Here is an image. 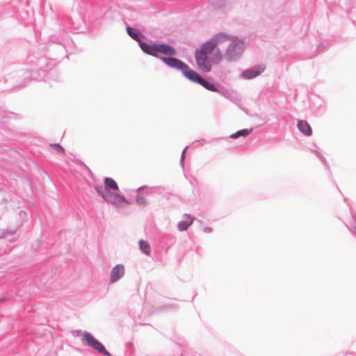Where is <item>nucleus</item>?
Wrapping results in <instances>:
<instances>
[{
  "mask_svg": "<svg viewBox=\"0 0 356 356\" xmlns=\"http://www.w3.org/2000/svg\"><path fill=\"white\" fill-rule=\"evenodd\" d=\"M73 44V41L69 37L67 33L63 31L60 35L54 34L49 36L44 53L37 56L35 54L28 56V62L37 65L33 69H22L17 74L19 76H23L24 81L26 79L35 80L37 81H45V77L52 66L47 63V59L60 61L69 51V48Z\"/></svg>",
  "mask_w": 356,
  "mask_h": 356,
  "instance_id": "nucleus-1",
  "label": "nucleus"
},
{
  "mask_svg": "<svg viewBox=\"0 0 356 356\" xmlns=\"http://www.w3.org/2000/svg\"><path fill=\"white\" fill-rule=\"evenodd\" d=\"M103 183L104 185L95 183L93 188L98 196L101 197L104 202L115 206H120L122 204H130L129 200L119 193L120 188L114 179L105 177Z\"/></svg>",
  "mask_w": 356,
  "mask_h": 356,
  "instance_id": "nucleus-2",
  "label": "nucleus"
},
{
  "mask_svg": "<svg viewBox=\"0 0 356 356\" xmlns=\"http://www.w3.org/2000/svg\"><path fill=\"white\" fill-rule=\"evenodd\" d=\"M230 41V44L226 49L225 56L227 60L232 62L241 58L245 45V38L234 35Z\"/></svg>",
  "mask_w": 356,
  "mask_h": 356,
  "instance_id": "nucleus-3",
  "label": "nucleus"
},
{
  "mask_svg": "<svg viewBox=\"0 0 356 356\" xmlns=\"http://www.w3.org/2000/svg\"><path fill=\"white\" fill-rule=\"evenodd\" d=\"M159 60L168 67L180 71L182 75L187 79H188L193 71V70L191 69L185 62L175 57L174 56L159 57Z\"/></svg>",
  "mask_w": 356,
  "mask_h": 356,
  "instance_id": "nucleus-4",
  "label": "nucleus"
},
{
  "mask_svg": "<svg viewBox=\"0 0 356 356\" xmlns=\"http://www.w3.org/2000/svg\"><path fill=\"white\" fill-rule=\"evenodd\" d=\"M81 341L83 344L96 350L98 353L104 356H112L106 349L104 345L97 339L90 332L84 331L82 334Z\"/></svg>",
  "mask_w": 356,
  "mask_h": 356,
  "instance_id": "nucleus-5",
  "label": "nucleus"
},
{
  "mask_svg": "<svg viewBox=\"0 0 356 356\" xmlns=\"http://www.w3.org/2000/svg\"><path fill=\"white\" fill-rule=\"evenodd\" d=\"M188 80L202 86L209 91H219L220 85L215 82L212 78L205 79L194 70Z\"/></svg>",
  "mask_w": 356,
  "mask_h": 356,
  "instance_id": "nucleus-6",
  "label": "nucleus"
},
{
  "mask_svg": "<svg viewBox=\"0 0 356 356\" xmlns=\"http://www.w3.org/2000/svg\"><path fill=\"white\" fill-rule=\"evenodd\" d=\"M176 49L171 44L161 41H154V57L159 59V57H164L159 54L165 56H175L177 54Z\"/></svg>",
  "mask_w": 356,
  "mask_h": 356,
  "instance_id": "nucleus-7",
  "label": "nucleus"
},
{
  "mask_svg": "<svg viewBox=\"0 0 356 356\" xmlns=\"http://www.w3.org/2000/svg\"><path fill=\"white\" fill-rule=\"evenodd\" d=\"M195 59L198 68L205 72H209L212 70V59L207 55L195 52Z\"/></svg>",
  "mask_w": 356,
  "mask_h": 356,
  "instance_id": "nucleus-8",
  "label": "nucleus"
},
{
  "mask_svg": "<svg viewBox=\"0 0 356 356\" xmlns=\"http://www.w3.org/2000/svg\"><path fill=\"white\" fill-rule=\"evenodd\" d=\"M61 26L67 29L74 31L80 30V19L77 18L74 20L72 16L65 15L60 19Z\"/></svg>",
  "mask_w": 356,
  "mask_h": 356,
  "instance_id": "nucleus-9",
  "label": "nucleus"
},
{
  "mask_svg": "<svg viewBox=\"0 0 356 356\" xmlns=\"http://www.w3.org/2000/svg\"><path fill=\"white\" fill-rule=\"evenodd\" d=\"M124 274V266L122 264H118L112 268L110 273L109 282L111 284L119 281Z\"/></svg>",
  "mask_w": 356,
  "mask_h": 356,
  "instance_id": "nucleus-10",
  "label": "nucleus"
},
{
  "mask_svg": "<svg viewBox=\"0 0 356 356\" xmlns=\"http://www.w3.org/2000/svg\"><path fill=\"white\" fill-rule=\"evenodd\" d=\"M266 70L264 64H259L246 69V79H252L261 74Z\"/></svg>",
  "mask_w": 356,
  "mask_h": 356,
  "instance_id": "nucleus-11",
  "label": "nucleus"
},
{
  "mask_svg": "<svg viewBox=\"0 0 356 356\" xmlns=\"http://www.w3.org/2000/svg\"><path fill=\"white\" fill-rule=\"evenodd\" d=\"M216 47V43H214V42H213V40L210 38L202 44L200 48L196 49L195 52L208 55L211 54L215 50Z\"/></svg>",
  "mask_w": 356,
  "mask_h": 356,
  "instance_id": "nucleus-12",
  "label": "nucleus"
},
{
  "mask_svg": "<svg viewBox=\"0 0 356 356\" xmlns=\"http://www.w3.org/2000/svg\"><path fill=\"white\" fill-rule=\"evenodd\" d=\"M126 31L127 35L138 43L143 42L142 40L145 38V35L139 29H134L129 25L126 26Z\"/></svg>",
  "mask_w": 356,
  "mask_h": 356,
  "instance_id": "nucleus-13",
  "label": "nucleus"
},
{
  "mask_svg": "<svg viewBox=\"0 0 356 356\" xmlns=\"http://www.w3.org/2000/svg\"><path fill=\"white\" fill-rule=\"evenodd\" d=\"M184 217L186 219L181 220L177 224V229L180 232L186 231L195 220V218L193 216L188 213H184Z\"/></svg>",
  "mask_w": 356,
  "mask_h": 356,
  "instance_id": "nucleus-14",
  "label": "nucleus"
},
{
  "mask_svg": "<svg viewBox=\"0 0 356 356\" xmlns=\"http://www.w3.org/2000/svg\"><path fill=\"white\" fill-rule=\"evenodd\" d=\"M348 206L350 213V219L348 222H344V224L353 236L356 238V213H354L348 204Z\"/></svg>",
  "mask_w": 356,
  "mask_h": 356,
  "instance_id": "nucleus-15",
  "label": "nucleus"
},
{
  "mask_svg": "<svg viewBox=\"0 0 356 356\" xmlns=\"http://www.w3.org/2000/svg\"><path fill=\"white\" fill-rule=\"evenodd\" d=\"M163 188L161 186L149 187L147 185H144L138 188L136 191L143 193L147 195H149L154 193L161 194L163 193Z\"/></svg>",
  "mask_w": 356,
  "mask_h": 356,
  "instance_id": "nucleus-16",
  "label": "nucleus"
},
{
  "mask_svg": "<svg viewBox=\"0 0 356 356\" xmlns=\"http://www.w3.org/2000/svg\"><path fill=\"white\" fill-rule=\"evenodd\" d=\"M297 127L299 131L305 136H311L313 134L312 127L306 120H298Z\"/></svg>",
  "mask_w": 356,
  "mask_h": 356,
  "instance_id": "nucleus-17",
  "label": "nucleus"
},
{
  "mask_svg": "<svg viewBox=\"0 0 356 356\" xmlns=\"http://www.w3.org/2000/svg\"><path fill=\"white\" fill-rule=\"evenodd\" d=\"M234 35L225 33L224 32H218L213 35L211 39L214 42V43H216V46L218 44L225 42L228 40H231Z\"/></svg>",
  "mask_w": 356,
  "mask_h": 356,
  "instance_id": "nucleus-18",
  "label": "nucleus"
},
{
  "mask_svg": "<svg viewBox=\"0 0 356 356\" xmlns=\"http://www.w3.org/2000/svg\"><path fill=\"white\" fill-rule=\"evenodd\" d=\"M139 47L145 54L154 57V42H140Z\"/></svg>",
  "mask_w": 356,
  "mask_h": 356,
  "instance_id": "nucleus-19",
  "label": "nucleus"
},
{
  "mask_svg": "<svg viewBox=\"0 0 356 356\" xmlns=\"http://www.w3.org/2000/svg\"><path fill=\"white\" fill-rule=\"evenodd\" d=\"M140 250L146 255H149L151 253V247L148 242L145 240L140 239L138 242Z\"/></svg>",
  "mask_w": 356,
  "mask_h": 356,
  "instance_id": "nucleus-20",
  "label": "nucleus"
},
{
  "mask_svg": "<svg viewBox=\"0 0 356 356\" xmlns=\"http://www.w3.org/2000/svg\"><path fill=\"white\" fill-rule=\"evenodd\" d=\"M162 239L164 243L168 245H173L176 241V238L170 234H164L162 235Z\"/></svg>",
  "mask_w": 356,
  "mask_h": 356,
  "instance_id": "nucleus-21",
  "label": "nucleus"
},
{
  "mask_svg": "<svg viewBox=\"0 0 356 356\" xmlns=\"http://www.w3.org/2000/svg\"><path fill=\"white\" fill-rule=\"evenodd\" d=\"M136 202L139 206H146L147 204V200L141 194H137L135 197Z\"/></svg>",
  "mask_w": 356,
  "mask_h": 356,
  "instance_id": "nucleus-22",
  "label": "nucleus"
},
{
  "mask_svg": "<svg viewBox=\"0 0 356 356\" xmlns=\"http://www.w3.org/2000/svg\"><path fill=\"white\" fill-rule=\"evenodd\" d=\"M49 147L59 154H63L65 152L64 148L59 143H50Z\"/></svg>",
  "mask_w": 356,
  "mask_h": 356,
  "instance_id": "nucleus-23",
  "label": "nucleus"
},
{
  "mask_svg": "<svg viewBox=\"0 0 356 356\" xmlns=\"http://www.w3.org/2000/svg\"><path fill=\"white\" fill-rule=\"evenodd\" d=\"M239 137L245 138V129L237 131L236 132L231 134L228 138L232 139H236Z\"/></svg>",
  "mask_w": 356,
  "mask_h": 356,
  "instance_id": "nucleus-24",
  "label": "nucleus"
},
{
  "mask_svg": "<svg viewBox=\"0 0 356 356\" xmlns=\"http://www.w3.org/2000/svg\"><path fill=\"white\" fill-rule=\"evenodd\" d=\"M177 341H176V343L181 348H182V353H181V356H184V348L187 347V343L186 341V340L181 337V338H177Z\"/></svg>",
  "mask_w": 356,
  "mask_h": 356,
  "instance_id": "nucleus-25",
  "label": "nucleus"
},
{
  "mask_svg": "<svg viewBox=\"0 0 356 356\" xmlns=\"http://www.w3.org/2000/svg\"><path fill=\"white\" fill-rule=\"evenodd\" d=\"M208 143V141L204 138H201L199 140H196L194 142H193L192 145L193 148H197L200 146H203Z\"/></svg>",
  "mask_w": 356,
  "mask_h": 356,
  "instance_id": "nucleus-26",
  "label": "nucleus"
},
{
  "mask_svg": "<svg viewBox=\"0 0 356 356\" xmlns=\"http://www.w3.org/2000/svg\"><path fill=\"white\" fill-rule=\"evenodd\" d=\"M177 308V305L175 304H165L162 307L159 308V310H170V309H176Z\"/></svg>",
  "mask_w": 356,
  "mask_h": 356,
  "instance_id": "nucleus-27",
  "label": "nucleus"
},
{
  "mask_svg": "<svg viewBox=\"0 0 356 356\" xmlns=\"http://www.w3.org/2000/svg\"><path fill=\"white\" fill-rule=\"evenodd\" d=\"M324 165V166L325 167V168L328 170V171H330V165L326 160V159L325 158V156L323 155V154H321L318 157H317Z\"/></svg>",
  "mask_w": 356,
  "mask_h": 356,
  "instance_id": "nucleus-28",
  "label": "nucleus"
},
{
  "mask_svg": "<svg viewBox=\"0 0 356 356\" xmlns=\"http://www.w3.org/2000/svg\"><path fill=\"white\" fill-rule=\"evenodd\" d=\"M324 165V166L325 167V168L328 170V171H330V165L326 160V159L325 158V156L323 155V154H321L318 157H317Z\"/></svg>",
  "mask_w": 356,
  "mask_h": 356,
  "instance_id": "nucleus-29",
  "label": "nucleus"
},
{
  "mask_svg": "<svg viewBox=\"0 0 356 356\" xmlns=\"http://www.w3.org/2000/svg\"><path fill=\"white\" fill-rule=\"evenodd\" d=\"M324 165V166L325 167V168L328 170V171H330V165L326 160V159L325 158V156L323 155V154H321L318 157H317Z\"/></svg>",
  "mask_w": 356,
  "mask_h": 356,
  "instance_id": "nucleus-30",
  "label": "nucleus"
},
{
  "mask_svg": "<svg viewBox=\"0 0 356 356\" xmlns=\"http://www.w3.org/2000/svg\"><path fill=\"white\" fill-rule=\"evenodd\" d=\"M212 59L213 60H216V63L222 59V54L219 49H217V51L213 54Z\"/></svg>",
  "mask_w": 356,
  "mask_h": 356,
  "instance_id": "nucleus-31",
  "label": "nucleus"
},
{
  "mask_svg": "<svg viewBox=\"0 0 356 356\" xmlns=\"http://www.w3.org/2000/svg\"><path fill=\"white\" fill-rule=\"evenodd\" d=\"M314 149L310 148L311 151L315 154L316 157H318L321 154V149L318 147L315 144L313 145Z\"/></svg>",
  "mask_w": 356,
  "mask_h": 356,
  "instance_id": "nucleus-32",
  "label": "nucleus"
},
{
  "mask_svg": "<svg viewBox=\"0 0 356 356\" xmlns=\"http://www.w3.org/2000/svg\"><path fill=\"white\" fill-rule=\"evenodd\" d=\"M324 49H325V47H324L323 44H319L317 46L316 51H317L318 54L323 52L324 51Z\"/></svg>",
  "mask_w": 356,
  "mask_h": 356,
  "instance_id": "nucleus-33",
  "label": "nucleus"
},
{
  "mask_svg": "<svg viewBox=\"0 0 356 356\" xmlns=\"http://www.w3.org/2000/svg\"><path fill=\"white\" fill-rule=\"evenodd\" d=\"M203 231L205 233H208V234H210L213 232V229L211 227H205L204 229H203Z\"/></svg>",
  "mask_w": 356,
  "mask_h": 356,
  "instance_id": "nucleus-34",
  "label": "nucleus"
},
{
  "mask_svg": "<svg viewBox=\"0 0 356 356\" xmlns=\"http://www.w3.org/2000/svg\"><path fill=\"white\" fill-rule=\"evenodd\" d=\"M224 92V95L226 96V97H229L231 95L233 94L232 92H234V90H223Z\"/></svg>",
  "mask_w": 356,
  "mask_h": 356,
  "instance_id": "nucleus-35",
  "label": "nucleus"
},
{
  "mask_svg": "<svg viewBox=\"0 0 356 356\" xmlns=\"http://www.w3.org/2000/svg\"><path fill=\"white\" fill-rule=\"evenodd\" d=\"M188 148V146H186L184 148V149L182 150V152H181V156H184V158L186 157V151Z\"/></svg>",
  "mask_w": 356,
  "mask_h": 356,
  "instance_id": "nucleus-36",
  "label": "nucleus"
},
{
  "mask_svg": "<svg viewBox=\"0 0 356 356\" xmlns=\"http://www.w3.org/2000/svg\"><path fill=\"white\" fill-rule=\"evenodd\" d=\"M184 156H181V159H180V165L184 168Z\"/></svg>",
  "mask_w": 356,
  "mask_h": 356,
  "instance_id": "nucleus-37",
  "label": "nucleus"
},
{
  "mask_svg": "<svg viewBox=\"0 0 356 356\" xmlns=\"http://www.w3.org/2000/svg\"><path fill=\"white\" fill-rule=\"evenodd\" d=\"M15 233V231H4L3 232V234H9V235H13Z\"/></svg>",
  "mask_w": 356,
  "mask_h": 356,
  "instance_id": "nucleus-38",
  "label": "nucleus"
},
{
  "mask_svg": "<svg viewBox=\"0 0 356 356\" xmlns=\"http://www.w3.org/2000/svg\"><path fill=\"white\" fill-rule=\"evenodd\" d=\"M46 0H40V6L41 8H44Z\"/></svg>",
  "mask_w": 356,
  "mask_h": 356,
  "instance_id": "nucleus-39",
  "label": "nucleus"
},
{
  "mask_svg": "<svg viewBox=\"0 0 356 356\" xmlns=\"http://www.w3.org/2000/svg\"><path fill=\"white\" fill-rule=\"evenodd\" d=\"M345 356H356V353L354 352H348Z\"/></svg>",
  "mask_w": 356,
  "mask_h": 356,
  "instance_id": "nucleus-40",
  "label": "nucleus"
},
{
  "mask_svg": "<svg viewBox=\"0 0 356 356\" xmlns=\"http://www.w3.org/2000/svg\"><path fill=\"white\" fill-rule=\"evenodd\" d=\"M252 131V129H246V133H245L246 137L248 136L251 134Z\"/></svg>",
  "mask_w": 356,
  "mask_h": 356,
  "instance_id": "nucleus-41",
  "label": "nucleus"
},
{
  "mask_svg": "<svg viewBox=\"0 0 356 356\" xmlns=\"http://www.w3.org/2000/svg\"><path fill=\"white\" fill-rule=\"evenodd\" d=\"M26 86V83H19L17 86H15V87H21V88H23V87H25Z\"/></svg>",
  "mask_w": 356,
  "mask_h": 356,
  "instance_id": "nucleus-42",
  "label": "nucleus"
},
{
  "mask_svg": "<svg viewBox=\"0 0 356 356\" xmlns=\"http://www.w3.org/2000/svg\"><path fill=\"white\" fill-rule=\"evenodd\" d=\"M240 77L245 79V70L241 72Z\"/></svg>",
  "mask_w": 356,
  "mask_h": 356,
  "instance_id": "nucleus-43",
  "label": "nucleus"
},
{
  "mask_svg": "<svg viewBox=\"0 0 356 356\" xmlns=\"http://www.w3.org/2000/svg\"><path fill=\"white\" fill-rule=\"evenodd\" d=\"M5 300L6 299L4 298H0V305L3 304Z\"/></svg>",
  "mask_w": 356,
  "mask_h": 356,
  "instance_id": "nucleus-44",
  "label": "nucleus"
},
{
  "mask_svg": "<svg viewBox=\"0 0 356 356\" xmlns=\"http://www.w3.org/2000/svg\"><path fill=\"white\" fill-rule=\"evenodd\" d=\"M15 13H17V8H13L11 14L13 15V14H15Z\"/></svg>",
  "mask_w": 356,
  "mask_h": 356,
  "instance_id": "nucleus-45",
  "label": "nucleus"
},
{
  "mask_svg": "<svg viewBox=\"0 0 356 356\" xmlns=\"http://www.w3.org/2000/svg\"><path fill=\"white\" fill-rule=\"evenodd\" d=\"M86 168L88 170V171L90 172V173H92L91 170H90V168L86 166Z\"/></svg>",
  "mask_w": 356,
  "mask_h": 356,
  "instance_id": "nucleus-46",
  "label": "nucleus"
},
{
  "mask_svg": "<svg viewBox=\"0 0 356 356\" xmlns=\"http://www.w3.org/2000/svg\"><path fill=\"white\" fill-rule=\"evenodd\" d=\"M9 6H8V5H6V8H5V9H8V7H9Z\"/></svg>",
  "mask_w": 356,
  "mask_h": 356,
  "instance_id": "nucleus-47",
  "label": "nucleus"
},
{
  "mask_svg": "<svg viewBox=\"0 0 356 356\" xmlns=\"http://www.w3.org/2000/svg\"><path fill=\"white\" fill-rule=\"evenodd\" d=\"M346 197H343V201L346 202Z\"/></svg>",
  "mask_w": 356,
  "mask_h": 356,
  "instance_id": "nucleus-48",
  "label": "nucleus"
},
{
  "mask_svg": "<svg viewBox=\"0 0 356 356\" xmlns=\"http://www.w3.org/2000/svg\"><path fill=\"white\" fill-rule=\"evenodd\" d=\"M3 236H0V238H2Z\"/></svg>",
  "mask_w": 356,
  "mask_h": 356,
  "instance_id": "nucleus-49",
  "label": "nucleus"
},
{
  "mask_svg": "<svg viewBox=\"0 0 356 356\" xmlns=\"http://www.w3.org/2000/svg\"><path fill=\"white\" fill-rule=\"evenodd\" d=\"M27 3H29V0H27Z\"/></svg>",
  "mask_w": 356,
  "mask_h": 356,
  "instance_id": "nucleus-50",
  "label": "nucleus"
}]
</instances>
